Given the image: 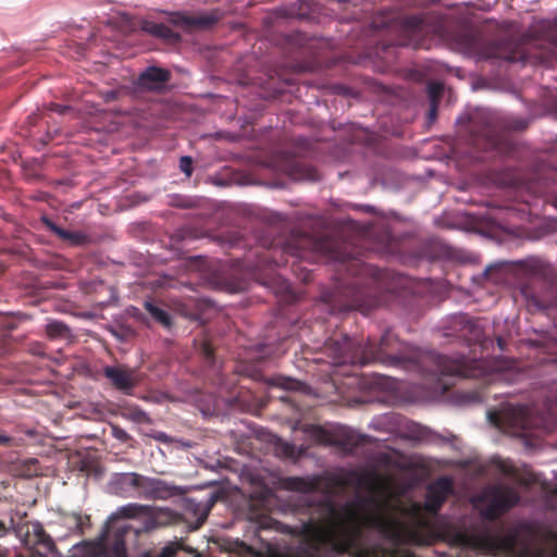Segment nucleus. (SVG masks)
<instances>
[{
	"label": "nucleus",
	"mask_w": 557,
	"mask_h": 557,
	"mask_svg": "<svg viewBox=\"0 0 557 557\" xmlns=\"http://www.w3.org/2000/svg\"><path fill=\"white\" fill-rule=\"evenodd\" d=\"M116 98V92L115 91H111L109 95H108V100H113Z\"/></svg>",
	"instance_id": "8fccbe9b"
},
{
	"label": "nucleus",
	"mask_w": 557,
	"mask_h": 557,
	"mask_svg": "<svg viewBox=\"0 0 557 557\" xmlns=\"http://www.w3.org/2000/svg\"><path fill=\"white\" fill-rule=\"evenodd\" d=\"M75 552L79 557H102L106 546L102 541H85L75 546Z\"/></svg>",
	"instance_id": "4be33fe9"
},
{
	"label": "nucleus",
	"mask_w": 557,
	"mask_h": 557,
	"mask_svg": "<svg viewBox=\"0 0 557 557\" xmlns=\"http://www.w3.org/2000/svg\"><path fill=\"white\" fill-rule=\"evenodd\" d=\"M196 351L202 364L207 369L219 370V360L215 355V349L208 338L195 341Z\"/></svg>",
	"instance_id": "f3484780"
},
{
	"label": "nucleus",
	"mask_w": 557,
	"mask_h": 557,
	"mask_svg": "<svg viewBox=\"0 0 557 557\" xmlns=\"http://www.w3.org/2000/svg\"><path fill=\"white\" fill-rule=\"evenodd\" d=\"M442 92H443V85L437 82H431L428 85V95H429L430 103H438Z\"/></svg>",
	"instance_id": "7c9ffc66"
},
{
	"label": "nucleus",
	"mask_w": 557,
	"mask_h": 557,
	"mask_svg": "<svg viewBox=\"0 0 557 557\" xmlns=\"http://www.w3.org/2000/svg\"><path fill=\"white\" fill-rule=\"evenodd\" d=\"M180 494H181L180 487H177L175 485H171L163 480L157 479L154 486H153V492L150 495V499L151 500H157V499L165 500V499H169V498L180 495Z\"/></svg>",
	"instance_id": "b1692460"
},
{
	"label": "nucleus",
	"mask_w": 557,
	"mask_h": 557,
	"mask_svg": "<svg viewBox=\"0 0 557 557\" xmlns=\"http://www.w3.org/2000/svg\"><path fill=\"white\" fill-rule=\"evenodd\" d=\"M284 252L299 259H309L311 255L323 256L345 267L351 280L337 283L334 289L321 296L331 313L356 310L368 314L371 310L386 305L391 294L395 292L391 272L341 251L326 236H294L285 245Z\"/></svg>",
	"instance_id": "f257e3e1"
},
{
	"label": "nucleus",
	"mask_w": 557,
	"mask_h": 557,
	"mask_svg": "<svg viewBox=\"0 0 557 557\" xmlns=\"http://www.w3.org/2000/svg\"><path fill=\"white\" fill-rule=\"evenodd\" d=\"M336 1H337V2H339V3H345V2H347L348 0H336Z\"/></svg>",
	"instance_id": "6e6d98bb"
},
{
	"label": "nucleus",
	"mask_w": 557,
	"mask_h": 557,
	"mask_svg": "<svg viewBox=\"0 0 557 557\" xmlns=\"http://www.w3.org/2000/svg\"><path fill=\"white\" fill-rule=\"evenodd\" d=\"M325 352L334 364L381 363L386 367L418 371L433 376L473 377L475 369L463 358H450L435 351L423 352L398 339L386 331L379 342L354 339L347 335L330 337L324 344Z\"/></svg>",
	"instance_id": "f03ea898"
},
{
	"label": "nucleus",
	"mask_w": 557,
	"mask_h": 557,
	"mask_svg": "<svg viewBox=\"0 0 557 557\" xmlns=\"http://www.w3.org/2000/svg\"><path fill=\"white\" fill-rule=\"evenodd\" d=\"M15 445V438L4 433H0V446L12 447Z\"/></svg>",
	"instance_id": "4c0bfd02"
},
{
	"label": "nucleus",
	"mask_w": 557,
	"mask_h": 557,
	"mask_svg": "<svg viewBox=\"0 0 557 557\" xmlns=\"http://www.w3.org/2000/svg\"><path fill=\"white\" fill-rule=\"evenodd\" d=\"M512 271L521 280L520 295L530 310H544L549 306L547 290L552 283V271L540 258L529 257L512 262Z\"/></svg>",
	"instance_id": "20e7f679"
},
{
	"label": "nucleus",
	"mask_w": 557,
	"mask_h": 557,
	"mask_svg": "<svg viewBox=\"0 0 557 557\" xmlns=\"http://www.w3.org/2000/svg\"><path fill=\"white\" fill-rule=\"evenodd\" d=\"M525 127H527V122H524V121H520L518 124L512 126V128L516 129V131H522Z\"/></svg>",
	"instance_id": "49530a36"
},
{
	"label": "nucleus",
	"mask_w": 557,
	"mask_h": 557,
	"mask_svg": "<svg viewBox=\"0 0 557 557\" xmlns=\"http://www.w3.org/2000/svg\"><path fill=\"white\" fill-rule=\"evenodd\" d=\"M460 49L479 59H504L515 60L512 42L509 40L488 41L478 30L467 29L457 36Z\"/></svg>",
	"instance_id": "0eeeda50"
},
{
	"label": "nucleus",
	"mask_w": 557,
	"mask_h": 557,
	"mask_svg": "<svg viewBox=\"0 0 557 557\" xmlns=\"http://www.w3.org/2000/svg\"><path fill=\"white\" fill-rule=\"evenodd\" d=\"M486 498H488V504L480 513L484 519L494 521L516 506L519 503L520 496L512 487L493 486L488 493L479 496L478 499L483 502Z\"/></svg>",
	"instance_id": "6e6552de"
},
{
	"label": "nucleus",
	"mask_w": 557,
	"mask_h": 557,
	"mask_svg": "<svg viewBox=\"0 0 557 557\" xmlns=\"http://www.w3.org/2000/svg\"><path fill=\"white\" fill-rule=\"evenodd\" d=\"M212 503L213 502L210 500L207 504L202 505V504H195L193 500L188 502V505H187L188 509L193 510L194 513L197 515V518L191 527L193 530H198L199 528H201L203 525V523L206 522V520L208 518Z\"/></svg>",
	"instance_id": "a878e982"
},
{
	"label": "nucleus",
	"mask_w": 557,
	"mask_h": 557,
	"mask_svg": "<svg viewBox=\"0 0 557 557\" xmlns=\"http://www.w3.org/2000/svg\"><path fill=\"white\" fill-rule=\"evenodd\" d=\"M299 384L300 383L298 381L290 379H283V382L281 383L282 387L285 389H297Z\"/></svg>",
	"instance_id": "ea45409f"
},
{
	"label": "nucleus",
	"mask_w": 557,
	"mask_h": 557,
	"mask_svg": "<svg viewBox=\"0 0 557 557\" xmlns=\"http://www.w3.org/2000/svg\"><path fill=\"white\" fill-rule=\"evenodd\" d=\"M498 271V265H490L487 267L484 272L482 273V276L485 280H491L493 282H498L499 277L495 276L496 272Z\"/></svg>",
	"instance_id": "f704fd0d"
},
{
	"label": "nucleus",
	"mask_w": 557,
	"mask_h": 557,
	"mask_svg": "<svg viewBox=\"0 0 557 557\" xmlns=\"http://www.w3.org/2000/svg\"><path fill=\"white\" fill-rule=\"evenodd\" d=\"M469 133L472 145L483 151L506 153L509 143L499 133L495 117L485 110L474 111L469 119Z\"/></svg>",
	"instance_id": "423d86ee"
},
{
	"label": "nucleus",
	"mask_w": 557,
	"mask_h": 557,
	"mask_svg": "<svg viewBox=\"0 0 557 557\" xmlns=\"http://www.w3.org/2000/svg\"><path fill=\"white\" fill-rule=\"evenodd\" d=\"M180 170L189 177L193 173V159L188 156L181 157Z\"/></svg>",
	"instance_id": "473e14b6"
},
{
	"label": "nucleus",
	"mask_w": 557,
	"mask_h": 557,
	"mask_svg": "<svg viewBox=\"0 0 557 557\" xmlns=\"http://www.w3.org/2000/svg\"><path fill=\"white\" fill-rule=\"evenodd\" d=\"M47 110L51 112H57L59 114H64L65 112L70 111L71 108L67 106H62L59 103L51 102L47 106Z\"/></svg>",
	"instance_id": "e433bc0d"
},
{
	"label": "nucleus",
	"mask_w": 557,
	"mask_h": 557,
	"mask_svg": "<svg viewBox=\"0 0 557 557\" xmlns=\"http://www.w3.org/2000/svg\"><path fill=\"white\" fill-rule=\"evenodd\" d=\"M552 496L557 498V485L550 491Z\"/></svg>",
	"instance_id": "603ef678"
},
{
	"label": "nucleus",
	"mask_w": 557,
	"mask_h": 557,
	"mask_svg": "<svg viewBox=\"0 0 557 557\" xmlns=\"http://www.w3.org/2000/svg\"><path fill=\"white\" fill-rule=\"evenodd\" d=\"M143 30L146 33L161 38L168 42H177L181 40L180 34L172 30L169 26L163 23H156L152 21H145L141 25Z\"/></svg>",
	"instance_id": "a211bd4d"
},
{
	"label": "nucleus",
	"mask_w": 557,
	"mask_h": 557,
	"mask_svg": "<svg viewBox=\"0 0 557 557\" xmlns=\"http://www.w3.org/2000/svg\"><path fill=\"white\" fill-rule=\"evenodd\" d=\"M554 557H557V549H556V553H555Z\"/></svg>",
	"instance_id": "4d7b16f0"
},
{
	"label": "nucleus",
	"mask_w": 557,
	"mask_h": 557,
	"mask_svg": "<svg viewBox=\"0 0 557 557\" xmlns=\"http://www.w3.org/2000/svg\"><path fill=\"white\" fill-rule=\"evenodd\" d=\"M498 347L504 350L505 341L502 337L497 338Z\"/></svg>",
	"instance_id": "09e8293b"
},
{
	"label": "nucleus",
	"mask_w": 557,
	"mask_h": 557,
	"mask_svg": "<svg viewBox=\"0 0 557 557\" xmlns=\"http://www.w3.org/2000/svg\"><path fill=\"white\" fill-rule=\"evenodd\" d=\"M41 223L46 226L47 230H49L60 239L69 242L73 246L85 245L88 240L87 235H85L84 233L64 230L58 226L51 219H49L46 215L41 218Z\"/></svg>",
	"instance_id": "dca6fc26"
},
{
	"label": "nucleus",
	"mask_w": 557,
	"mask_h": 557,
	"mask_svg": "<svg viewBox=\"0 0 557 557\" xmlns=\"http://www.w3.org/2000/svg\"><path fill=\"white\" fill-rule=\"evenodd\" d=\"M148 511V507L140 504H127L122 506L117 510V516L125 519L137 518L145 515Z\"/></svg>",
	"instance_id": "bb28decb"
},
{
	"label": "nucleus",
	"mask_w": 557,
	"mask_h": 557,
	"mask_svg": "<svg viewBox=\"0 0 557 557\" xmlns=\"http://www.w3.org/2000/svg\"><path fill=\"white\" fill-rule=\"evenodd\" d=\"M531 344L540 347L547 356L542 358L544 362H557V338L542 336L540 339L532 341Z\"/></svg>",
	"instance_id": "412c9836"
},
{
	"label": "nucleus",
	"mask_w": 557,
	"mask_h": 557,
	"mask_svg": "<svg viewBox=\"0 0 557 557\" xmlns=\"http://www.w3.org/2000/svg\"><path fill=\"white\" fill-rule=\"evenodd\" d=\"M170 79L169 70L151 65L138 75L134 84L139 91L161 92L166 88Z\"/></svg>",
	"instance_id": "f8f14e48"
},
{
	"label": "nucleus",
	"mask_w": 557,
	"mask_h": 557,
	"mask_svg": "<svg viewBox=\"0 0 557 557\" xmlns=\"http://www.w3.org/2000/svg\"><path fill=\"white\" fill-rule=\"evenodd\" d=\"M145 309L150 313V315L156 321H158L163 326H170L171 325V317H170V314L165 310H163V309L159 308L158 306H156L153 302L146 301L145 302Z\"/></svg>",
	"instance_id": "cd10ccee"
},
{
	"label": "nucleus",
	"mask_w": 557,
	"mask_h": 557,
	"mask_svg": "<svg viewBox=\"0 0 557 557\" xmlns=\"http://www.w3.org/2000/svg\"><path fill=\"white\" fill-rule=\"evenodd\" d=\"M487 419L503 433L517 437L531 436L533 431H552L547 417L529 406L506 404L499 409L490 410Z\"/></svg>",
	"instance_id": "39448f33"
},
{
	"label": "nucleus",
	"mask_w": 557,
	"mask_h": 557,
	"mask_svg": "<svg viewBox=\"0 0 557 557\" xmlns=\"http://www.w3.org/2000/svg\"><path fill=\"white\" fill-rule=\"evenodd\" d=\"M37 463H38V461H37V460H35V459L30 460V466L36 467V466H37Z\"/></svg>",
	"instance_id": "5fc2aeb1"
},
{
	"label": "nucleus",
	"mask_w": 557,
	"mask_h": 557,
	"mask_svg": "<svg viewBox=\"0 0 557 557\" xmlns=\"http://www.w3.org/2000/svg\"><path fill=\"white\" fill-rule=\"evenodd\" d=\"M356 473L331 475L321 488L324 497L308 503L309 518L302 523V533L309 540L305 557H369L370 553L358 541L356 532L338 529L343 518L331 495L336 488L352 484Z\"/></svg>",
	"instance_id": "7ed1b4c3"
},
{
	"label": "nucleus",
	"mask_w": 557,
	"mask_h": 557,
	"mask_svg": "<svg viewBox=\"0 0 557 557\" xmlns=\"http://www.w3.org/2000/svg\"><path fill=\"white\" fill-rule=\"evenodd\" d=\"M74 518H75V522H76V528L79 530L81 533L84 532L85 525L90 524L89 516L83 517L81 515H75Z\"/></svg>",
	"instance_id": "c9c22d12"
},
{
	"label": "nucleus",
	"mask_w": 557,
	"mask_h": 557,
	"mask_svg": "<svg viewBox=\"0 0 557 557\" xmlns=\"http://www.w3.org/2000/svg\"><path fill=\"white\" fill-rule=\"evenodd\" d=\"M432 30L426 17L422 14L406 16L400 22L403 39L401 46H410L414 49L429 48L425 42V35Z\"/></svg>",
	"instance_id": "1a4fd4ad"
},
{
	"label": "nucleus",
	"mask_w": 557,
	"mask_h": 557,
	"mask_svg": "<svg viewBox=\"0 0 557 557\" xmlns=\"http://www.w3.org/2000/svg\"><path fill=\"white\" fill-rule=\"evenodd\" d=\"M410 537L413 543L423 546L433 545L440 540H445V535L440 532H435L429 528H417L410 532Z\"/></svg>",
	"instance_id": "aec40b11"
},
{
	"label": "nucleus",
	"mask_w": 557,
	"mask_h": 557,
	"mask_svg": "<svg viewBox=\"0 0 557 557\" xmlns=\"http://www.w3.org/2000/svg\"><path fill=\"white\" fill-rule=\"evenodd\" d=\"M503 546L512 552L517 544H518V534L517 533H510L503 537L502 540Z\"/></svg>",
	"instance_id": "72a5a7b5"
},
{
	"label": "nucleus",
	"mask_w": 557,
	"mask_h": 557,
	"mask_svg": "<svg viewBox=\"0 0 557 557\" xmlns=\"http://www.w3.org/2000/svg\"><path fill=\"white\" fill-rule=\"evenodd\" d=\"M219 21L215 14L184 15L178 14L173 18V23L184 30L207 29Z\"/></svg>",
	"instance_id": "2eb2a0df"
},
{
	"label": "nucleus",
	"mask_w": 557,
	"mask_h": 557,
	"mask_svg": "<svg viewBox=\"0 0 557 557\" xmlns=\"http://www.w3.org/2000/svg\"><path fill=\"white\" fill-rule=\"evenodd\" d=\"M454 493L453 480L441 476L426 488L424 508L429 513L436 515L447 498Z\"/></svg>",
	"instance_id": "9b49d317"
},
{
	"label": "nucleus",
	"mask_w": 557,
	"mask_h": 557,
	"mask_svg": "<svg viewBox=\"0 0 557 557\" xmlns=\"http://www.w3.org/2000/svg\"><path fill=\"white\" fill-rule=\"evenodd\" d=\"M102 374L114 389L124 395H133L134 389L141 381L137 369L125 364L106 366L102 369Z\"/></svg>",
	"instance_id": "9d476101"
},
{
	"label": "nucleus",
	"mask_w": 557,
	"mask_h": 557,
	"mask_svg": "<svg viewBox=\"0 0 557 557\" xmlns=\"http://www.w3.org/2000/svg\"><path fill=\"white\" fill-rule=\"evenodd\" d=\"M282 290L283 292H289V285L286 282H283L282 284Z\"/></svg>",
	"instance_id": "3c124183"
},
{
	"label": "nucleus",
	"mask_w": 557,
	"mask_h": 557,
	"mask_svg": "<svg viewBox=\"0 0 557 557\" xmlns=\"http://www.w3.org/2000/svg\"><path fill=\"white\" fill-rule=\"evenodd\" d=\"M437 108H438V103H430V109L428 111L429 123H433L436 120Z\"/></svg>",
	"instance_id": "58836bf2"
},
{
	"label": "nucleus",
	"mask_w": 557,
	"mask_h": 557,
	"mask_svg": "<svg viewBox=\"0 0 557 557\" xmlns=\"http://www.w3.org/2000/svg\"><path fill=\"white\" fill-rule=\"evenodd\" d=\"M156 481V478H148L140 474L138 486L136 490L138 492V495L145 499H150V495L153 492Z\"/></svg>",
	"instance_id": "c85d7f7f"
},
{
	"label": "nucleus",
	"mask_w": 557,
	"mask_h": 557,
	"mask_svg": "<svg viewBox=\"0 0 557 557\" xmlns=\"http://www.w3.org/2000/svg\"><path fill=\"white\" fill-rule=\"evenodd\" d=\"M8 530L9 525L3 520H0V536L4 535Z\"/></svg>",
	"instance_id": "c03bdc74"
},
{
	"label": "nucleus",
	"mask_w": 557,
	"mask_h": 557,
	"mask_svg": "<svg viewBox=\"0 0 557 557\" xmlns=\"http://www.w3.org/2000/svg\"><path fill=\"white\" fill-rule=\"evenodd\" d=\"M124 416L137 423H150L151 421L149 416L138 406H131L126 408Z\"/></svg>",
	"instance_id": "c756f323"
},
{
	"label": "nucleus",
	"mask_w": 557,
	"mask_h": 557,
	"mask_svg": "<svg viewBox=\"0 0 557 557\" xmlns=\"http://www.w3.org/2000/svg\"><path fill=\"white\" fill-rule=\"evenodd\" d=\"M294 453V447L292 445L285 444L284 445V454L286 456H292Z\"/></svg>",
	"instance_id": "a18cd8bd"
},
{
	"label": "nucleus",
	"mask_w": 557,
	"mask_h": 557,
	"mask_svg": "<svg viewBox=\"0 0 557 557\" xmlns=\"http://www.w3.org/2000/svg\"><path fill=\"white\" fill-rule=\"evenodd\" d=\"M287 166V174L294 180L318 181L320 178L314 168L301 161L294 160Z\"/></svg>",
	"instance_id": "6ab92c4d"
},
{
	"label": "nucleus",
	"mask_w": 557,
	"mask_h": 557,
	"mask_svg": "<svg viewBox=\"0 0 557 557\" xmlns=\"http://www.w3.org/2000/svg\"><path fill=\"white\" fill-rule=\"evenodd\" d=\"M113 434L116 438H119L123 442H126L129 438V435L126 433V431L119 429V428L113 429Z\"/></svg>",
	"instance_id": "a19ab883"
},
{
	"label": "nucleus",
	"mask_w": 557,
	"mask_h": 557,
	"mask_svg": "<svg viewBox=\"0 0 557 557\" xmlns=\"http://www.w3.org/2000/svg\"><path fill=\"white\" fill-rule=\"evenodd\" d=\"M166 437H168V436H166L165 434H160V435L158 436V440L163 441V442H166Z\"/></svg>",
	"instance_id": "864d4df0"
},
{
	"label": "nucleus",
	"mask_w": 557,
	"mask_h": 557,
	"mask_svg": "<svg viewBox=\"0 0 557 557\" xmlns=\"http://www.w3.org/2000/svg\"><path fill=\"white\" fill-rule=\"evenodd\" d=\"M541 30H546L550 28V22L549 21H542L540 24Z\"/></svg>",
	"instance_id": "de8ad7c7"
},
{
	"label": "nucleus",
	"mask_w": 557,
	"mask_h": 557,
	"mask_svg": "<svg viewBox=\"0 0 557 557\" xmlns=\"http://www.w3.org/2000/svg\"><path fill=\"white\" fill-rule=\"evenodd\" d=\"M322 481L321 475L286 476L281 480V485L286 491L310 494L321 488Z\"/></svg>",
	"instance_id": "4468645a"
},
{
	"label": "nucleus",
	"mask_w": 557,
	"mask_h": 557,
	"mask_svg": "<svg viewBox=\"0 0 557 557\" xmlns=\"http://www.w3.org/2000/svg\"><path fill=\"white\" fill-rule=\"evenodd\" d=\"M27 544L32 545V557H47L54 554L57 546L40 522H34L27 531Z\"/></svg>",
	"instance_id": "ddd939ff"
},
{
	"label": "nucleus",
	"mask_w": 557,
	"mask_h": 557,
	"mask_svg": "<svg viewBox=\"0 0 557 557\" xmlns=\"http://www.w3.org/2000/svg\"><path fill=\"white\" fill-rule=\"evenodd\" d=\"M465 324V329L469 331L471 339L478 341L481 337V329L476 325V323L471 318H462L461 321Z\"/></svg>",
	"instance_id": "2f4dec72"
},
{
	"label": "nucleus",
	"mask_w": 557,
	"mask_h": 557,
	"mask_svg": "<svg viewBox=\"0 0 557 557\" xmlns=\"http://www.w3.org/2000/svg\"><path fill=\"white\" fill-rule=\"evenodd\" d=\"M454 542L457 543V544H465V543H467L466 534H463L461 532H456L454 534Z\"/></svg>",
	"instance_id": "79ce46f5"
},
{
	"label": "nucleus",
	"mask_w": 557,
	"mask_h": 557,
	"mask_svg": "<svg viewBox=\"0 0 557 557\" xmlns=\"http://www.w3.org/2000/svg\"><path fill=\"white\" fill-rule=\"evenodd\" d=\"M139 478L140 474L135 472L116 473L113 476L112 483L122 491H127L128 488L137 490Z\"/></svg>",
	"instance_id": "393cba45"
},
{
	"label": "nucleus",
	"mask_w": 557,
	"mask_h": 557,
	"mask_svg": "<svg viewBox=\"0 0 557 557\" xmlns=\"http://www.w3.org/2000/svg\"><path fill=\"white\" fill-rule=\"evenodd\" d=\"M345 510H346L347 515H348L350 518H352V517H355V516H356V511H355L354 506H352L351 504L346 505V506H345Z\"/></svg>",
	"instance_id": "37998d69"
},
{
	"label": "nucleus",
	"mask_w": 557,
	"mask_h": 557,
	"mask_svg": "<svg viewBox=\"0 0 557 557\" xmlns=\"http://www.w3.org/2000/svg\"><path fill=\"white\" fill-rule=\"evenodd\" d=\"M46 335L49 339L70 341L73 337L71 329L62 321H50L46 325Z\"/></svg>",
	"instance_id": "5701e85b"
}]
</instances>
